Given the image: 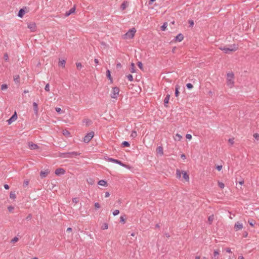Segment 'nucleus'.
I'll use <instances>...</instances> for the list:
<instances>
[{"label": "nucleus", "mask_w": 259, "mask_h": 259, "mask_svg": "<svg viewBox=\"0 0 259 259\" xmlns=\"http://www.w3.org/2000/svg\"><path fill=\"white\" fill-rule=\"evenodd\" d=\"M65 61L64 59H59L58 65L62 68L65 67Z\"/></svg>", "instance_id": "obj_17"}, {"label": "nucleus", "mask_w": 259, "mask_h": 259, "mask_svg": "<svg viewBox=\"0 0 259 259\" xmlns=\"http://www.w3.org/2000/svg\"><path fill=\"white\" fill-rule=\"evenodd\" d=\"M29 147L31 150L36 149L38 148V146L36 144L33 143H29Z\"/></svg>", "instance_id": "obj_18"}, {"label": "nucleus", "mask_w": 259, "mask_h": 259, "mask_svg": "<svg viewBox=\"0 0 259 259\" xmlns=\"http://www.w3.org/2000/svg\"><path fill=\"white\" fill-rule=\"evenodd\" d=\"M119 92V89L118 87H114L111 94V97L112 98L116 99Z\"/></svg>", "instance_id": "obj_7"}, {"label": "nucleus", "mask_w": 259, "mask_h": 259, "mask_svg": "<svg viewBox=\"0 0 259 259\" xmlns=\"http://www.w3.org/2000/svg\"><path fill=\"white\" fill-rule=\"evenodd\" d=\"M216 168L219 170L220 171L222 169V165H218L216 167Z\"/></svg>", "instance_id": "obj_58"}, {"label": "nucleus", "mask_w": 259, "mask_h": 259, "mask_svg": "<svg viewBox=\"0 0 259 259\" xmlns=\"http://www.w3.org/2000/svg\"><path fill=\"white\" fill-rule=\"evenodd\" d=\"M55 173L56 175H63L65 173V170L63 168H57L55 170Z\"/></svg>", "instance_id": "obj_12"}, {"label": "nucleus", "mask_w": 259, "mask_h": 259, "mask_svg": "<svg viewBox=\"0 0 259 259\" xmlns=\"http://www.w3.org/2000/svg\"><path fill=\"white\" fill-rule=\"evenodd\" d=\"M228 141L230 144H233L234 143V139H230Z\"/></svg>", "instance_id": "obj_60"}, {"label": "nucleus", "mask_w": 259, "mask_h": 259, "mask_svg": "<svg viewBox=\"0 0 259 259\" xmlns=\"http://www.w3.org/2000/svg\"><path fill=\"white\" fill-rule=\"evenodd\" d=\"M25 14V11L23 9H20L19 11L18 16L22 18Z\"/></svg>", "instance_id": "obj_25"}, {"label": "nucleus", "mask_w": 259, "mask_h": 259, "mask_svg": "<svg viewBox=\"0 0 259 259\" xmlns=\"http://www.w3.org/2000/svg\"><path fill=\"white\" fill-rule=\"evenodd\" d=\"M50 173L49 169H46L45 171H41L40 172V176L41 178H45Z\"/></svg>", "instance_id": "obj_11"}, {"label": "nucleus", "mask_w": 259, "mask_h": 259, "mask_svg": "<svg viewBox=\"0 0 259 259\" xmlns=\"http://www.w3.org/2000/svg\"><path fill=\"white\" fill-rule=\"evenodd\" d=\"M219 49L224 51V53L226 54L230 53V52H234L236 51L238 49L237 45L235 44H233L229 46L228 47H220Z\"/></svg>", "instance_id": "obj_1"}, {"label": "nucleus", "mask_w": 259, "mask_h": 259, "mask_svg": "<svg viewBox=\"0 0 259 259\" xmlns=\"http://www.w3.org/2000/svg\"><path fill=\"white\" fill-rule=\"evenodd\" d=\"M33 110H34V113L35 114L37 115L38 114V112L37 104L36 102H33Z\"/></svg>", "instance_id": "obj_16"}, {"label": "nucleus", "mask_w": 259, "mask_h": 259, "mask_svg": "<svg viewBox=\"0 0 259 259\" xmlns=\"http://www.w3.org/2000/svg\"><path fill=\"white\" fill-rule=\"evenodd\" d=\"M18 241V238L17 237H14L12 240V242L13 243L16 242Z\"/></svg>", "instance_id": "obj_53"}, {"label": "nucleus", "mask_w": 259, "mask_h": 259, "mask_svg": "<svg viewBox=\"0 0 259 259\" xmlns=\"http://www.w3.org/2000/svg\"><path fill=\"white\" fill-rule=\"evenodd\" d=\"M55 110L58 113H60L61 111V109L59 107H56Z\"/></svg>", "instance_id": "obj_57"}, {"label": "nucleus", "mask_w": 259, "mask_h": 259, "mask_svg": "<svg viewBox=\"0 0 259 259\" xmlns=\"http://www.w3.org/2000/svg\"><path fill=\"white\" fill-rule=\"evenodd\" d=\"M80 153L77 152H71L67 153H59V156L62 158H72L79 155Z\"/></svg>", "instance_id": "obj_2"}, {"label": "nucleus", "mask_w": 259, "mask_h": 259, "mask_svg": "<svg viewBox=\"0 0 259 259\" xmlns=\"http://www.w3.org/2000/svg\"><path fill=\"white\" fill-rule=\"evenodd\" d=\"M248 222L249 224V225L252 227L255 224V221L253 220H249Z\"/></svg>", "instance_id": "obj_38"}, {"label": "nucleus", "mask_w": 259, "mask_h": 259, "mask_svg": "<svg viewBox=\"0 0 259 259\" xmlns=\"http://www.w3.org/2000/svg\"><path fill=\"white\" fill-rule=\"evenodd\" d=\"M75 10V7L71 8L68 11L66 12V13H65V17L69 16L71 14H73V13H74Z\"/></svg>", "instance_id": "obj_13"}, {"label": "nucleus", "mask_w": 259, "mask_h": 259, "mask_svg": "<svg viewBox=\"0 0 259 259\" xmlns=\"http://www.w3.org/2000/svg\"><path fill=\"white\" fill-rule=\"evenodd\" d=\"M29 181L28 180H25L23 183L24 187H27L29 184Z\"/></svg>", "instance_id": "obj_46"}, {"label": "nucleus", "mask_w": 259, "mask_h": 259, "mask_svg": "<svg viewBox=\"0 0 259 259\" xmlns=\"http://www.w3.org/2000/svg\"><path fill=\"white\" fill-rule=\"evenodd\" d=\"M218 185L222 189H223L224 188V187H225L224 184L223 183H222V182H219L218 183Z\"/></svg>", "instance_id": "obj_41"}, {"label": "nucleus", "mask_w": 259, "mask_h": 259, "mask_svg": "<svg viewBox=\"0 0 259 259\" xmlns=\"http://www.w3.org/2000/svg\"><path fill=\"white\" fill-rule=\"evenodd\" d=\"M109 196H110L109 193L108 192H106L105 194V197L107 198V197H108Z\"/></svg>", "instance_id": "obj_61"}, {"label": "nucleus", "mask_w": 259, "mask_h": 259, "mask_svg": "<svg viewBox=\"0 0 259 259\" xmlns=\"http://www.w3.org/2000/svg\"><path fill=\"white\" fill-rule=\"evenodd\" d=\"M120 222H122L123 224L125 223V218H124L123 216H120Z\"/></svg>", "instance_id": "obj_42"}, {"label": "nucleus", "mask_w": 259, "mask_h": 259, "mask_svg": "<svg viewBox=\"0 0 259 259\" xmlns=\"http://www.w3.org/2000/svg\"><path fill=\"white\" fill-rule=\"evenodd\" d=\"M106 75H107V77L109 78V79H110L112 81V78H111V74H110V71L109 70H107L106 71Z\"/></svg>", "instance_id": "obj_30"}, {"label": "nucleus", "mask_w": 259, "mask_h": 259, "mask_svg": "<svg viewBox=\"0 0 259 259\" xmlns=\"http://www.w3.org/2000/svg\"><path fill=\"white\" fill-rule=\"evenodd\" d=\"M72 202L74 203L75 204H76L78 202V198H74L72 199Z\"/></svg>", "instance_id": "obj_52"}, {"label": "nucleus", "mask_w": 259, "mask_h": 259, "mask_svg": "<svg viewBox=\"0 0 259 259\" xmlns=\"http://www.w3.org/2000/svg\"><path fill=\"white\" fill-rule=\"evenodd\" d=\"M45 90L48 92L50 91V86H49V83H47L46 86H45Z\"/></svg>", "instance_id": "obj_50"}, {"label": "nucleus", "mask_w": 259, "mask_h": 259, "mask_svg": "<svg viewBox=\"0 0 259 259\" xmlns=\"http://www.w3.org/2000/svg\"><path fill=\"white\" fill-rule=\"evenodd\" d=\"M219 254V250H215L213 252V255L212 256L211 259H218Z\"/></svg>", "instance_id": "obj_14"}, {"label": "nucleus", "mask_w": 259, "mask_h": 259, "mask_svg": "<svg viewBox=\"0 0 259 259\" xmlns=\"http://www.w3.org/2000/svg\"><path fill=\"white\" fill-rule=\"evenodd\" d=\"M183 35L181 33H180L176 37V40H177L178 41H181L183 39Z\"/></svg>", "instance_id": "obj_20"}, {"label": "nucleus", "mask_w": 259, "mask_h": 259, "mask_svg": "<svg viewBox=\"0 0 259 259\" xmlns=\"http://www.w3.org/2000/svg\"><path fill=\"white\" fill-rule=\"evenodd\" d=\"M186 87L188 89H191L193 88V85L191 83H189L186 84Z\"/></svg>", "instance_id": "obj_47"}, {"label": "nucleus", "mask_w": 259, "mask_h": 259, "mask_svg": "<svg viewBox=\"0 0 259 259\" xmlns=\"http://www.w3.org/2000/svg\"><path fill=\"white\" fill-rule=\"evenodd\" d=\"M234 228L235 231H238L243 228V225L240 222H237L235 223Z\"/></svg>", "instance_id": "obj_8"}, {"label": "nucleus", "mask_w": 259, "mask_h": 259, "mask_svg": "<svg viewBox=\"0 0 259 259\" xmlns=\"http://www.w3.org/2000/svg\"><path fill=\"white\" fill-rule=\"evenodd\" d=\"M108 160L109 161H110V162H114V163H116L117 164H118L120 165H121V166H122L123 167H125L126 168H130V166L128 165H126V164H125L123 163L120 160H117V159H114V158H108Z\"/></svg>", "instance_id": "obj_5"}, {"label": "nucleus", "mask_w": 259, "mask_h": 259, "mask_svg": "<svg viewBox=\"0 0 259 259\" xmlns=\"http://www.w3.org/2000/svg\"><path fill=\"white\" fill-rule=\"evenodd\" d=\"M4 188H5L6 189H7H7H9V185H7V184H5V185H4Z\"/></svg>", "instance_id": "obj_63"}, {"label": "nucleus", "mask_w": 259, "mask_h": 259, "mask_svg": "<svg viewBox=\"0 0 259 259\" xmlns=\"http://www.w3.org/2000/svg\"><path fill=\"white\" fill-rule=\"evenodd\" d=\"M182 174H183V178L186 181L188 182L189 181V176L185 171H182Z\"/></svg>", "instance_id": "obj_15"}, {"label": "nucleus", "mask_w": 259, "mask_h": 259, "mask_svg": "<svg viewBox=\"0 0 259 259\" xmlns=\"http://www.w3.org/2000/svg\"><path fill=\"white\" fill-rule=\"evenodd\" d=\"M108 228V224L106 223H103L102 226H101V228L103 229V230H106V229H107Z\"/></svg>", "instance_id": "obj_32"}, {"label": "nucleus", "mask_w": 259, "mask_h": 259, "mask_svg": "<svg viewBox=\"0 0 259 259\" xmlns=\"http://www.w3.org/2000/svg\"><path fill=\"white\" fill-rule=\"evenodd\" d=\"M31 219V214H29L26 218L27 220H30Z\"/></svg>", "instance_id": "obj_64"}, {"label": "nucleus", "mask_w": 259, "mask_h": 259, "mask_svg": "<svg viewBox=\"0 0 259 259\" xmlns=\"http://www.w3.org/2000/svg\"><path fill=\"white\" fill-rule=\"evenodd\" d=\"M186 138L189 140H191L192 139V136L190 134H187Z\"/></svg>", "instance_id": "obj_54"}, {"label": "nucleus", "mask_w": 259, "mask_h": 259, "mask_svg": "<svg viewBox=\"0 0 259 259\" xmlns=\"http://www.w3.org/2000/svg\"><path fill=\"white\" fill-rule=\"evenodd\" d=\"M189 23L190 24V26L192 27L194 25V22L193 20H189Z\"/></svg>", "instance_id": "obj_56"}, {"label": "nucleus", "mask_w": 259, "mask_h": 259, "mask_svg": "<svg viewBox=\"0 0 259 259\" xmlns=\"http://www.w3.org/2000/svg\"><path fill=\"white\" fill-rule=\"evenodd\" d=\"M10 197L11 199H15L16 198V194L15 192H11L10 194Z\"/></svg>", "instance_id": "obj_36"}, {"label": "nucleus", "mask_w": 259, "mask_h": 259, "mask_svg": "<svg viewBox=\"0 0 259 259\" xmlns=\"http://www.w3.org/2000/svg\"><path fill=\"white\" fill-rule=\"evenodd\" d=\"M8 85L6 84H3L1 85V90L4 91L8 89Z\"/></svg>", "instance_id": "obj_39"}, {"label": "nucleus", "mask_w": 259, "mask_h": 259, "mask_svg": "<svg viewBox=\"0 0 259 259\" xmlns=\"http://www.w3.org/2000/svg\"><path fill=\"white\" fill-rule=\"evenodd\" d=\"M182 137L179 134H177L176 135V136L175 137V141H180L181 139H182Z\"/></svg>", "instance_id": "obj_28"}, {"label": "nucleus", "mask_w": 259, "mask_h": 259, "mask_svg": "<svg viewBox=\"0 0 259 259\" xmlns=\"http://www.w3.org/2000/svg\"><path fill=\"white\" fill-rule=\"evenodd\" d=\"M87 182L89 184L91 185L94 184V180L91 178H88L87 179Z\"/></svg>", "instance_id": "obj_26"}, {"label": "nucleus", "mask_w": 259, "mask_h": 259, "mask_svg": "<svg viewBox=\"0 0 259 259\" xmlns=\"http://www.w3.org/2000/svg\"><path fill=\"white\" fill-rule=\"evenodd\" d=\"M4 59L6 61H8V59H9V56H8V54L5 53V54H4Z\"/></svg>", "instance_id": "obj_51"}, {"label": "nucleus", "mask_w": 259, "mask_h": 259, "mask_svg": "<svg viewBox=\"0 0 259 259\" xmlns=\"http://www.w3.org/2000/svg\"><path fill=\"white\" fill-rule=\"evenodd\" d=\"M156 0H150V1L149 2V3L148 4L149 5H152V4L153 3V2H155Z\"/></svg>", "instance_id": "obj_62"}, {"label": "nucleus", "mask_w": 259, "mask_h": 259, "mask_svg": "<svg viewBox=\"0 0 259 259\" xmlns=\"http://www.w3.org/2000/svg\"><path fill=\"white\" fill-rule=\"evenodd\" d=\"M169 98H170V95L167 94L164 100V104L165 106H166V104H168Z\"/></svg>", "instance_id": "obj_23"}, {"label": "nucleus", "mask_w": 259, "mask_h": 259, "mask_svg": "<svg viewBox=\"0 0 259 259\" xmlns=\"http://www.w3.org/2000/svg\"><path fill=\"white\" fill-rule=\"evenodd\" d=\"M137 136V133L136 131H133L132 132V134L131 135V137L134 138Z\"/></svg>", "instance_id": "obj_37"}, {"label": "nucleus", "mask_w": 259, "mask_h": 259, "mask_svg": "<svg viewBox=\"0 0 259 259\" xmlns=\"http://www.w3.org/2000/svg\"><path fill=\"white\" fill-rule=\"evenodd\" d=\"M180 86L179 85H176V89H175V96L176 97H178L179 95V90L180 89Z\"/></svg>", "instance_id": "obj_24"}, {"label": "nucleus", "mask_w": 259, "mask_h": 259, "mask_svg": "<svg viewBox=\"0 0 259 259\" xmlns=\"http://www.w3.org/2000/svg\"><path fill=\"white\" fill-rule=\"evenodd\" d=\"M8 210L10 211H12L13 209H14V207L12 206H10L8 207Z\"/></svg>", "instance_id": "obj_59"}, {"label": "nucleus", "mask_w": 259, "mask_h": 259, "mask_svg": "<svg viewBox=\"0 0 259 259\" xmlns=\"http://www.w3.org/2000/svg\"><path fill=\"white\" fill-rule=\"evenodd\" d=\"M156 152L157 154H159L160 155H163V148L161 146H159L156 149Z\"/></svg>", "instance_id": "obj_19"}, {"label": "nucleus", "mask_w": 259, "mask_h": 259, "mask_svg": "<svg viewBox=\"0 0 259 259\" xmlns=\"http://www.w3.org/2000/svg\"><path fill=\"white\" fill-rule=\"evenodd\" d=\"M122 145L123 147H130V144L128 142L124 141L122 143Z\"/></svg>", "instance_id": "obj_33"}, {"label": "nucleus", "mask_w": 259, "mask_h": 259, "mask_svg": "<svg viewBox=\"0 0 259 259\" xmlns=\"http://www.w3.org/2000/svg\"><path fill=\"white\" fill-rule=\"evenodd\" d=\"M27 27L31 31H34L36 29V25L34 23H29Z\"/></svg>", "instance_id": "obj_10"}, {"label": "nucleus", "mask_w": 259, "mask_h": 259, "mask_svg": "<svg viewBox=\"0 0 259 259\" xmlns=\"http://www.w3.org/2000/svg\"><path fill=\"white\" fill-rule=\"evenodd\" d=\"M136 30L135 28H133L128 30L123 36L124 39L133 38L135 34Z\"/></svg>", "instance_id": "obj_4"}, {"label": "nucleus", "mask_w": 259, "mask_h": 259, "mask_svg": "<svg viewBox=\"0 0 259 259\" xmlns=\"http://www.w3.org/2000/svg\"><path fill=\"white\" fill-rule=\"evenodd\" d=\"M138 67L141 69V70H143V64L142 63V62H138Z\"/></svg>", "instance_id": "obj_43"}, {"label": "nucleus", "mask_w": 259, "mask_h": 259, "mask_svg": "<svg viewBox=\"0 0 259 259\" xmlns=\"http://www.w3.org/2000/svg\"><path fill=\"white\" fill-rule=\"evenodd\" d=\"M17 118V115L16 114V112H15V113L12 116V117L7 120L8 124H11L13 121L16 120Z\"/></svg>", "instance_id": "obj_9"}, {"label": "nucleus", "mask_w": 259, "mask_h": 259, "mask_svg": "<svg viewBox=\"0 0 259 259\" xmlns=\"http://www.w3.org/2000/svg\"><path fill=\"white\" fill-rule=\"evenodd\" d=\"M131 66H132V69H131V72L132 73H134L135 72V65H134V64L133 63H132L131 64Z\"/></svg>", "instance_id": "obj_45"}, {"label": "nucleus", "mask_w": 259, "mask_h": 259, "mask_svg": "<svg viewBox=\"0 0 259 259\" xmlns=\"http://www.w3.org/2000/svg\"><path fill=\"white\" fill-rule=\"evenodd\" d=\"M214 220V216L213 215H210L208 218V221L209 222V224H211L213 220Z\"/></svg>", "instance_id": "obj_31"}, {"label": "nucleus", "mask_w": 259, "mask_h": 259, "mask_svg": "<svg viewBox=\"0 0 259 259\" xmlns=\"http://www.w3.org/2000/svg\"><path fill=\"white\" fill-rule=\"evenodd\" d=\"M95 206L97 208H99L100 207V204L99 203L96 202L95 204Z\"/></svg>", "instance_id": "obj_55"}, {"label": "nucleus", "mask_w": 259, "mask_h": 259, "mask_svg": "<svg viewBox=\"0 0 259 259\" xmlns=\"http://www.w3.org/2000/svg\"><path fill=\"white\" fill-rule=\"evenodd\" d=\"M126 77L130 81H132L133 80V77L132 75L128 74V75L126 76Z\"/></svg>", "instance_id": "obj_40"}, {"label": "nucleus", "mask_w": 259, "mask_h": 259, "mask_svg": "<svg viewBox=\"0 0 259 259\" xmlns=\"http://www.w3.org/2000/svg\"><path fill=\"white\" fill-rule=\"evenodd\" d=\"M94 136V132L92 131L89 133L83 138V142L84 143H89L92 139L93 138Z\"/></svg>", "instance_id": "obj_6"}, {"label": "nucleus", "mask_w": 259, "mask_h": 259, "mask_svg": "<svg viewBox=\"0 0 259 259\" xmlns=\"http://www.w3.org/2000/svg\"><path fill=\"white\" fill-rule=\"evenodd\" d=\"M234 76L233 72H229L227 74V85L231 88H232L234 85Z\"/></svg>", "instance_id": "obj_3"}, {"label": "nucleus", "mask_w": 259, "mask_h": 259, "mask_svg": "<svg viewBox=\"0 0 259 259\" xmlns=\"http://www.w3.org/2000/svg\"><path fill=\"white\" fill-rule=\"evenodd\" d=\"M167 26V23H164L161 26V29L162 31H164Z\"/></svg>", "instance_id": "obj_34"}, {"label": "nucleus", "mask_w": 259, "mask_h": 259, "mask_svg": "<svg viewBox=\"0 0 259 259\" xmlns=\"http://www.w3.org/2000/svg\"><path fill=\"white\" fill-rule=\"evenodd\" d=\"M127 6V3L126 2H124L121 5V9L123 10H124Z\"/></svg>", "instance_id": "obj_29"}, {"label": "nucleus", "mask_w": 259, "mask_h": 259, "mask_svg": "<svg viewBox=\"0 0 259 259\" xmlns=\"http://www.w3.org/2000/svg\"><path fill=\"white\" fill-rule=\"evenodd\" d=\"M62 134H63V135L64 136H65L66 137H70V132L66 130H63L62 131Z\"/></svg>", "instance_id": "obj_22"}, {"label": "nucleus", "mask_w": 259, "mask_h": 259, "mask_svg": "<svg viewBox=\"0 0 259 259\" xmlns=\"http://www.w3.org/2000/svg\"><path fill=\"white\" fill-rule=\"evenodd\" d=\"M119 213V211L117 209H116L113 212V215L115 216L117 214H118Z\"/></svg>", "instance_id": "obj_48"}, {"label": "nucleus", "mask_w": 259, "mask_h": 259, "mask_svg": "<svg viewBox=\"0 0 259 259\" xmlns=\"http://www.w3.org/2000/svg\"><path fill=\"white\" fill-rule=\"evenodd\" d=\"M253 137L256 140H259V135L257 133L253 134Z\"/></svg>", "instance_id": "obj_44"}, {"label": "nucleus", "mask_w": 259, "mask_h": 259, "mask_svg": "<svg viewBox=\"0 0 259 259\" xmlns=\"http://www.w3.org/2000/svg\"><path fill=\"white\" fill-rule=\"evenodd\" d=\"M98 185H99L100 186H107V182L106 181L103 180H100L98 182Z\"/></svg>", "instance_id": "obj_21"}, {"label": "nucleus", "mask_w": 259, "mask_h": 259, "mask_svg": "<svg viewBox=\"0 0 259 259\" xmlns=\"http://www.w3.org/2000/svg\"><path fill=\"white\" fill-rule=\"evenodd\" d=\"M14 80L16 83H18L19 82V75L17 74L14 76Z\"/></svg>", "instance_id": "obj_27"}, {"label": "nucleus", "mask_w": 259, "mask_h": 259, "mask_svg": "<svg viewBox=\"0 0 259 259\" xmlns=\"http://www.w3.org/2000/svg\"><path fill=\"white\" fill-rule=\"evenodd\" d=\"M176 175L177 178L180 179L181 177V172L179 169H177L176 171Z\"/></svg>", "instance_id": "obj_35"}, {"label": "nucleus", "mask_w": 259, "mask_h": 259, "mask_svg": "<svg viewBox=\"0 0 259 259\" xmlns=\"http://www.w3.org/2000/svg\"><path fill=\"white\" fill-rule=\"evenodd\" d=\"M76 66H77V68L79 69H81V68L82 67V65L81 64V63H76Z\"/></svg>", "instance_id": "obj_49"}]
</instances>
